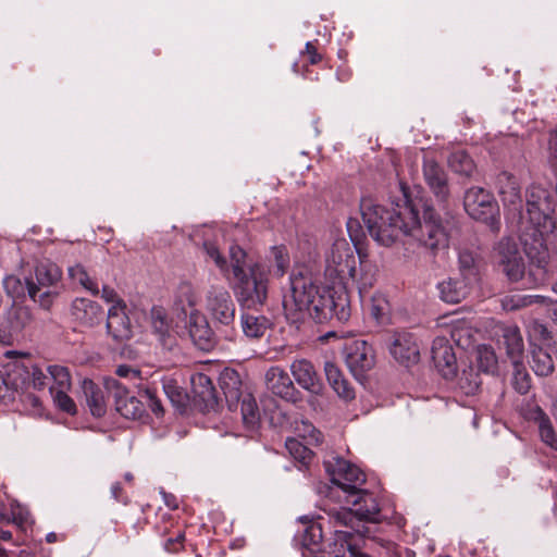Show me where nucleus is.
<instances>
[{
    "label": "nucleus",
    "instance_id": "nucleus-1",
    "mask_svg": "<svg viewBox=\"0 0 557 557\" xmlns=\"http://www.w3.org/2000/svg\"><path fill=\"white\" fill-rule=\"evenodd\" d=\"M283 308L288 320L297 322L309 314L319 323L336 319L348 321L350 300L343 288H322L312 278L302 273H293L289 277V289L284 294Z\"/></svg>",
    "mask_w": 557,
    "mask_h": 557
},
{
    "label": "nucleus",
    "instance_id": "nucleus-2",
    "mask_svg": "<svg viewBox=\"0 0 557 557\" xmlns=\"http://www.w3.org/2000/svg\"><path fill=\"white\" fill-rule=\"evenodd\" d=\"M523 248L530 263L527 272L518 245L511 238H503L497 244L498 263L510 282H522L525 288H536L547 281L549 251L544 238L528 233L523 238Z\"/></svg>",
    "mask_w": 557,
    "mask_h": 557
},
{
    "label": "nucleus",
    "instance_id": "nucleus-3",
    "mask_svg": "<svg viewBox=\"0 0 557 557\" xmlns=\"http://www.w3.org/2000/svg\"><path fill=\"white\" fill-rule=\"evenodd\" d=\"M351 498V500L347 499V503H351L352 509L342 508L330 512L334 527L346 528L345 530L335 529L334 531V545L341 547L334 557L344 555L346 550L351 557H370L368 554L360 552L361 544L367 545V541L363 539L364 528H356V523L361 520L377 522L380 516L379 504L373 495L366 490H361Z\"/></svg>",
    "mask_w": 557,
    "mask_h": 557
},
{
    "label": "nucleus",
    "instance_id": "nucleus-4",
    "mask_svg": "<svg viewBox=\"0 0 557 557\" xmlns=\"http://www.w3.org/2000/svg\"><path fill=\"white\" fill-rule=\"evenodd\" d=\"M360 212L370 236L385 247L392 246L407 227L405 206L388 209L376 203L372 197H362Z\"/></svg>",
    "mask_w": 557,
    "mask_h": 557
},
{
    "label": "nucleus",
    "instance_id": "nucleus-5",
    "mask_svg": "<svg viewBox=\"0 0 557 557\" xmlns=\"http://www.w3.org/2000/svg\"><path fill=\"white\" fill-rule=\"evenodd\" d=\"M404 231L405 236L413 238L421 247L436 256L448 248L449 235L440 215L432 209L425 210L423 220L420 221L418 212L410 206H405Z\"/></svg>",
    "mask_w": 557,
    "mask_h": 557
},
{
    "label": "nucleus",
    "instance_id": "nucleus-6",
    "mask_svg": "<svg viewBox=\"0 0 557 557\" xmlns=\"http://www.w3.org/2000/svg\"><path fill=\"white\" fill-rule=\"evenodd\" d=\"M61 268L49 260L38 262L26 277L29 299L40 309L49 311L65 290Z\"/></svg>",
    "mask_w": 557,
    "mask_h": 557
},
{
    "label": "nucleus",
    "instance_id": "nucleus-7",
    "mask_svg": "<svg viewBox=\"0 0 557 557\" xmlns=\"http://www.w3.org/2000/svg\"><path fill=\"white\" fill-rule=\"evenodd\" d=\"M554 212V200L550 193L540 185H531L527 190V212L521 215V223L530 224L524 226L528 235L544 238L556 228V221L552 216Z\"/></svg>",
    "mask_w": 557,
    "mask_h": 557
},
{
    "label": "nucleus",
    "instance_id": "nucleus-8",
    "mask_svg": "<svg viewBox=\"0 0 557 557\" xmlns=\"http://www.w3.org/2000/svg\"><path fill=\"white\" fill-rule=\"evenodd\" d=\"M108 388L114 398L115 410L126 419H140L146 411L144 401L157 417L163 414V407L158 397L157 389L149 385L140 384L138 386L140 399L131 395L127 388L116 380L109 382Z\"/></svg>",
    "mask_w": 557,
    "mask_h": 557
},
{
    "label": "nucleus",
    "instance_id": "nucleus-9",
    "mask_svg": "<svg viewBox=\"0 0 557 557\" xmlns=\"http://www.w3.org/2000/svg\"><path fill=\"white\" fill-rule=\"evenodd\" d=\"M239 374L234 370H225L220 376V387L223 391L227 407L231 411L239 410L244 425L255 430L260 422V411L255 397L243 394Z\"/></svg>",
    "mask_w": 557,
    "mask_h": 557
},
{
    "label": "nucleus",
    "instance_id": "nucleus-10",
    "mask_svg": "<svg viewBox=\"0 0 557 557\" xmlns=\"http://www.w3.org/2000/svg\"><path fill=\"white\" fill-rule=\"evenodd\" d=\"M269 271L261 263L248 267V273L235 278L233 290L242 308L257 309L268 298Z\"/></svg>",
    "mask_w": 557,
    "mask_h": 557
},
{
    "label": "nucleus",
    "instance_id": "nucleus-11",
    "mask_svg": "<svg viewBox=\"0 0 557 557\" xmlns=\"http://www.w3.org/2000/svg\"><path fill=\"white\" fill-rule=\"evenodd\" d=\"M325 263V275L333 283L330 289L343 288L347 292L357 264L355 248L345 238L336 239L326 255Z\"/></svg>",
    "mask_w": 557,
    "mask_h": 557
},
{
    "label": "nucleus",
    "instance_id": "nucleus-12",
    "mask_svg": "<svg viewBox=\"0 0 557 557\" xmlns=\"http://www.w3.org/2000/svg\"><path fill=\"white\" fill-rule=\"evenodd\" d=\"M44 379L42 368L30 361L9 363L4 372L0 370V401L12 398L14 392L41 387Z\"/></svg>",
    "mask_w": 557,
    "mask_h": 557
},
{
    "label": "nucleus",
    "instance_id": "nucleus-13",
    "mask_svg": "<svg viewBox=\"0 0 557 557\" xmlns=\"http://www.w3.org/2000/svg\"><path fill=\"white\" fill-rule=\"evenodd\" d=\"M463 207L470 218L484 223L494 233L499 231V207L493 194L482 187H470L465 193Z\"/></svg>",
    "mask_w": 557,
    "mask_h": 557
},
{
    "label": "nucleus",
    "instance_id": "nucleus-14",
    "mask_svg": "<svg viewBox=\"0 0 557 557\" xmlns=\"http://www.w3.org/2000/svg\"><path fill=\"white\" fill-rule=\"evenodd\" d=\"M42 374L45 376L42 386L33 388L41 391L48 387L53 404L60 410L72 416L75 414L76 405L67 394L72 387V376L69 368L61 364H48L45 369L42 368Z\"/></svg>",
    "mask_w": 557,
    "mask_h": 557
},
{
    "label": "nucleus",
    "instance_id": "nucleus-15",
    "mask_svg": "<svg viewBox=\"0 0 557 557\" xmlns=\"http://www.w3.org/2000/svg\"><path fill=\"white\" fill-rule=\"evenodd\" d=\"M324 468L332 484L341 488L347 495V499L355 497L362 490L361 486L366 482L364 473L342 457L331 455L324 460Z\"/></svg>",
    "mask_w": 557,
    "mask_h": 557
},
{
    "label": "nucleus",
    "instance_id": "nucleus-16",
    "mask_svg": "<svg viewBox=\"0 0 557 557\" xmlns=\"http://www.w3.org/2000/svg\"><path fill=\"white\" fill-rule=\"evenodd\" d=\"M32 319V310L27 306L12 302L0 315V344L12 346L18 342Z\"/></svg>",
    "mask_w": 557,
    "mask_h": 557
},
{
    "label": "nucleus",
    "instance_id": "nucleus-17",
    "mask_svg": "<svg viewBox=\"0 0 557 557\" xmlns=\"http://www.w3.org/2000/svg\"><path fill=\"white\" fill-rule=\"evenodd\" d=\"M205 309L215 325L228 326L235 320V304L223 286H211L206 294Z\"/></svg>",
    "mask_w": 557,
    "mask_h": 557
},
{
    "label": "nucleus",
    "instance_id": "nucleus-18",
    "mask_svg": "<svg viewBox=\"0 0 557 557\" xmlns=\"http://www.w3.org/2000/svg\"><path fill=\"white\" fill-rule=\"evenodd\" d=\"M344 359L356 379H361L375 364V354L370 344L362 339L347 343L343 349Z\"/></svg>",
    "mask_w": 557,
    "mask_h": 557
},
{
    "label": "nucleus",
    "instance_id": "nucleus-19",
    "mask_svg": "<svg viewBox=\"0 0 557 557\" xmlns=\"http://www.w3.org/2000/svg\"><path fill=\"white\" fill-rule=\"evenodd\" d=\"M267 388L284 400L296 403L300 399V392L295 387L288 373L278 366L268 369L264 375Z\"/></svg>",
    "mask_w": 557,
    "mask_h": 557
},
{
    "label": "nucleus",
    "instance_id": "nucleus-20",
    "mask_svg": "<svg viewBox=\"0 0 557 557\" xmlns=\"http://www.w3.org/2000/svg\"><path fill=\"white\" fill-rule=\"evenodd\" d=\"M387 346L393 358L401 364L408 367L419 361V347L410 333H394L388 339Z\"/></svg>",
    "mask_w": 557,
    "mask_h": 557
},
{
    "label": "nucleus",
    "instance_id": "nucleus-21",
    "mask_svg": "<svg viewBox=\"0 0 557 557\" xmlns=\"http://www.w3.org/2000/svg\"><path fill=\"white\" fill-rule=\"evenodd\" d=\"M289 370L301 388L315 395L321 394L323 383L311 361L296 359L290 363Z\"/></svg>",
    "mask_w": 557,
    "mask_h": 557
},
{
    "label": "nucleus",
    "instance_id": "nucleus-22",
    "mask_svg": "<svg viewBox=\"0 0 557 557\" xmlns=\"http://www.w3.org/2000/svg\"><path fill=\"white\" fill-rule=\"evenodd\" d=\"M431 352L433 362L442 376L446 380L455 377L457 361L449 342L445 337H436Z\"/></svg>",
    "mask_w": 557,
    "mask_h": 557
},
{
    "label": "nucleus",
    "instance_id": "nucleus-23",
    "mask_svg": "<svg viewBox=\"0 0 557 557\" xmlns=\"http://www.w3.org/2000/svg\"><path fill=\"white\" fill-rule=\"evenodd\" d=\"M423 176L435 197L440 201H446L449 196L447 175L444 169L433 158L424 157Z\"/></svg>",
    "mask_w": 557,
    "mask_h": 557
},
{
    "label": "nucleus",
    "instance_id": "nucleus-24",
    "mask_svg": "<svg viewBox=\"0 0 557 557\" xmlns=\"http://www.w3.org/2000/svg\"><path fill=\"white\" fill-rule=\"evenodd\" d=\"M126 305L117 300L108 310L107 331L115 341L128 339L132 335L131 321L126 314Z\"/></svg>",
    "mask_w": 557,
    "mask_h": 557
},
{
    "label": "nucleus",
    "instance_id": "nucleus-25",
    "mask_svg": "<svg viewBox=\"0 0 557 557\" xmlns=\"http://www.w3.org/2000/svg\"><path fill=\"white\" fill-rule=\"evenodd\" d=\"M71 312L76 321L86 326L98 324L103 315L101 306L87 298H75L71 306Z\"/></svg>",
    "mask_w": 557,
    "mask_h": 557
},
{
    "label": "nucleus",
    "instance_id": "nucleus-26",
    "mask_svg": "<svg viewBox=\"0 0 557 557\" xmlns=\"http://www.w3.org/2000/svg\"><path fill=\"white\" fill-rule=\"evenodd\" d=\"M300 521L306 524L302 533L295 537L296 544L299 545L306 554L317 555L322 550V528L319 523L307 521L306 517H301Z\"/></svg>",
    "mask_w": 557,
    "mask_h": 557
},
{
    "label": "nucleus",
    "instance_id": "nucleus-27",
    "mask_svg": "<svg viewBox=\"0 0 557 557\" xmlns=\"http://www.w3.org/2000/svg\"><path fill=\"white\" fill-rule=\"evenodd\" d=\"M497 186L504 206L511 210H520L522 199L516 177L507 172H502L497 176Z\"/></svg>",
    "mask_w": 557,
    "mask_h": 557
},
{
    "label": "nucleus",
    "instance_id": "nucleus-28",
    "mask_svg": "<svg viewBox=\"0 0 557 557\" xmlns=\"http://www.w3.org/2000/svg\"><path fill=\"white\" fill-rule=\"evenodd\" d=\"M376 277L377 265L359 252V269L355 268V273L349 282L356 285L359 293L362 294L373 287Z\"/></svg>",
    "mask_w": 557,
    "mask_h": 557
},
{
    "label": "nucleus",
    "instance_id": "nucleus-29",
    "mask_svg": "<svg viewBox=\"0 0 557 557\" xmlns=\"http://www.w3.org/2000/svg\"><path fill=\"white\" fill-rule=\"evenodd\" d=\"M472 284L463 278H447L437 284L442 300L448 304H458L470 293Z\"/></svg>",
    "mask_w": 557,
    "mask_h": 557
},
{
    "label": "nucleus",
    "instance_id": "nucleus-30",
    "mask_svg": "<svg viewBox=\"0 0 557 557\" xmlns=\"http://www.w3.org/2000/svg\"><path fill=\"white\" fill-rule=\"evenodd\" d=\"M553 300L543 295L508 294L500 298V306L505 311H519L532 306H549Z\"/></svg>",
    "mask_w": 557,
    "mask_h": 557
},
{
    "label": "nucleus",
    "instance_id": "nucleus-31",
    "mask_svg": "<svg viewBox=\"0 0 557 557\" xmlns=\"http://www.w3.org/2000/svg\"><path fill=\"white\" fill-rule=\"evenodd\" d=\"M151 325L158 335L163 348L173 350L176 346V337L171 333L170 323L165 310L161 307H153L151 310Z\"/></svg>",
    "mask_w": 557,
    "mask_h": 557
},
{
    "label": "nucleus",
    "instance_id": "nucleus-32",
    "mask_svg": "<svg viewBox=\"0 0 557 557\" xmlns=\"http://www.w3.org/2000/svg\"><path fill=\"white\" fill-rule=\"evenodd\" d=\"M82 388L90 413L97 418L103 417L107 412V401L103 389L90 380H85Z\"/></svg>",
    "mask_w": 557,
    "mask_h": 557
},
{
    "label": "nucleus",
    "instance_id": "nucleus-33",
    "mask_svg": "<svg viewBox=\"0 0 557 557\" xmlns=\"http://www.w3.org/2000/svg\"><path fill=\"white\" fill-rule=\"evenodd\" d=\"M189 335L200 349H209L212 344V331L205 317L197 313L190 315Z\"/></svg>",
    "mask_w": 557,
    "mask_h": 557
},
{
    "label": "nucleus",
    "instance_id": "nucleus-34",
    "mask_svg": "<svg viewBox=\"0 0 557 557\" xmlns=\"http://www.w3.org/2000/svg\"><path fill=\"white\" fill-rule=\"evenodd\" d=\"M240 325L246 337L261 338L270 327V321L261 314L256 315L249 312H242Z\"/></svg>",
    "mask_w": 557,
    "mask_h": 557
},
{
    "label": "nucleus",
    "instance_id": "nucleus-35",
    "mask_svg": "<svg viewBox=\"0 0 557 557\" xmlns=\"http://www.w3.org/2000/svg\"><path fill=\"white\" fill-rule=\"evenodd\" d=\"M455 376L456 388L466 396L476 394L482 384L480 372L473 366L463 368L461 372Z\"/></svg>",
    "mask_w": 557,
    "mask_h": 557
},
{
    "label": "nucleus",
    "instance_id": "nucleus-36",
    "mask_svg": "<svg viewBox=\"0 0 557 557\" xmlns=\"http://www.w3.org/2000/svg\"><path fill=\"white\" fill-rule=\"evenodd\" d=\"M458 265L461 278L472 285L479 281L481 262L473 252L461 250L458 256Z\"/></svg>",
    "mask_w": 557,
    "mask_h": 557
},
{
    "label": "nucleus",
    "instance_id": "nucleus-37",
    "mask_svg": "<svg viewBox=\"0 0 557 557\" xmlns=\"http://www.w3.org/2000/svg\"><path fill=\"white\" fill-rule=\"evenodd\" d=\"M67 276L73 284L81 285L91 295L97 296L99 294L97 281L89 275L87 269L82 263L76 262L70 265L67 268Z\"/></svg>",
    "mask_w": 557,
    "mask_h": 557
},
{
    "label": "nucleus",
    "instance_id": "nucleus-38",
    "mask_svg": "<svg viewBox=\"0 0 557 557\" xmlns=\"http://www.w3.org/2000/svg\"><path fill=\"white\" fill-rule=\"evenodd\" d=\"M503 339L511 360H520L523 352V339L519 327L516 325L505 326L503 329Z\"/></svg>",
    "mask_w": 557,
    "mask_h": 557
},
{
    "label": "nucleus",
    "instance_id": "nucleus-39",
    "mask_svg": "<svg viewBox=\"0 0 557 557\" xmlns=\"http://www.w3.org/2000/svg\"><path fill=\"white\" fill-rule=\"evenodd\" d=\"M530 364L539 376H547L554 371V362L550 355L541 347L532 349Z\"/></svg>",
    "mask_w": 557,
    "mask_h": 557
},
{
    "label": "nucleus",
    "instance_id": "nucleus-40",
    "mask_svg": "<svg viewBox=\"0 0 557 557\" xmlns=\"http://www.w3.org/2000/svg\"><path fill=\"white\" fill-rule=\"evenodd\" d=\"M448 165L455 173L467 177L471 176L475 170L473 160L462 150L455 151L449 156Z\"/></svg>",
    "mask_w": 557,
    "mask_h": 557
},
{
    "label": "nucleus",
    "instance_id": "nucleus-41",
    "mask_svg": "<svg viewBox=\"0 0 557 557\" xmlns=\"http://www.w3.org/2000/svg\"><path fill=\"white\" fill-rule=\"evenodd\" d=\"M175 305L183 311L186 308H194L197 305V294L195 287L189 282H182L177 286L175 294Z\"/></svg>",
    "mask_w": 557,
    "mask_h": 557
},
{
    "label": "nucleus",
    "instance_id": "nucleus-42",
    "mask_svg": "<svg viewBox=\"0 0 557 557\" xmlns=\"http://www.w3.org/2000/svg\"><path fill=\"white\" fill-rule=\"evenodd\" d=\"M162 388L172 405L177 409H183L187 403V396L173 379L162 381Z\"/></svg>",
    "mask_w": 557,
    "mask_h": 557
},
{
    "label": "nucleus",
    "instance_id": "nucleus-43",
    "mask_svg": "<svg viewBox=\"0 0 557 557\" xmlns=\"http://www.w3.org/2000/svg\"><path fill=\"white\" fill-rule=\"evenodd\" d=\"M2 287L7 296L13 299V302H16V299L23 298L27 294L26 281L23 282L13 274L3 277Z\"/></svg>",
    "mask_w": 557,
    "mask_h": 557
},
{
    "label": "nucleus",
    "instance_id": "nucleus-44",
    "mask_svg": "<svg viewBox=\"0 0 557 557\" xmlns=\"http://www.w3.org/2000/svg\"><path fill=\"white\" fill-rule=\"evenodd\" d=\"M231 268L234 278L248 273V267L252 263H247V255L239 246H232L230 248Z\"/></svg>",
    "mask_w": 557,
    "mask_h": 557
},
{
    "label": "nucleus",
    "instance_id": "nucleus-45",
    "mask_svg": "<svg viewBox=\"0 0 557 557\" xmlns=\"http://www.w3.org/2000/svg\"><path fill=\"white\" fill-rule=\"evenodd\" d=\"M513 364V374H512V385L515 389L524 395L529 392L531 387V377L527 370L523 368L520 360L512 361Z\"/></svg>",
    "mask_w": 557,
    "mask_h": 557
},
{
    "label": "nucleus",
    "instance_id": "nucleus-46",
    "mask_svg": "<svg viewBox=\"0 0 557 557\" xmlns=\"http://www.w3.org/2000/svg\"><path fill=\"white\" fill-rule=\"evenodd\" d=\"M193 385L195 393L203 400L214 397V386L211 379L202 373L193 376Z\"/></svg>",
    "mask_w": 557,
    "mask_h": 557
},
{
    "label": "nucleus",
    "instance_id": "nucleus-47",
    "mask_svg": "<svg viewBox=\"0 0 557 557\" xmlns=\"http://www.w3.org/2000/svg\"><path fill=\"white\" fill-rule=\"evenodd\" d=\"M478 363L481 371L493 372L497 364L494 350L487 346H480L478 348Z\"/></svg>",
    "mask_w": 557,
    "mask_h": 557
},
{
    "label": "nucleus",
    "instance_id": "nucleus-48",
    "mask_svg": "<svg viewBox=\"0 0 557 557\" xmlns=\"http://www.w3.org/2000/svg\"><path fill=\"white\" fill-rule=\"evenodd\" d=\"M285 447L292 457L301 462H306L311 457V450L296 438H287Z\"/></svg>",
    "mask_w": 557,
    "mask_h": 557
},
{
    "label": "nucleus",
    "instance_id": "nucleus-49",
    "mask_svg": "<svg viewBox=\"0 0 557 557\" xmlns=\"http://www.w3.org/2000/svg\"><path fill=\"white\" fill-rule=\"evenodd\" d=\"M271 253L274 260L275 274L282 276L289 267L288 252L284 246H275L272 247Z\"/></svg>",
    "mask_w": 557,
    "mask_h": 557
},
{
    "label": "nucleus",
    "instance_id": "nucleus-50",
    "mask_svg": "<svg viewBox=\"0 0 557 557\" xmlns=\"http://www.w3.org/2000/svg\"><path fill=\"white\" fill-rule=\"evenodd\" d=\"M324 373L326 381L332 389H338V385L342 383V381L346 380L338 366L332 361H326L324 363Z\"/></svg>",
    "mask_w": 557,
    "mask_h": 557
},
{
    "label": "nucleus",
    "instance_id": "nucleus-51",
    "mask_svg": "<svg viewBox=\"0 0 557 557\" xmlns=\"http://www.w3.org/2000/svg\"><path fill=\"white\" fill-rule=\"evenodd\" d=\"M451 339L460 347L467 348L472 343V334L469 327L454 326L450 331Z\"/></svg>",
    "mask_w": 557,
    "mask_h": 557
},
{
    "label": "nucleus",
    "instance_id": "nucleus-52",
    "mask_svg": "<svg viewBox=\"0 0 557 557\" xmlns=\"http://www.w3.org/2000/svg\"><path fill=\"white\" fill-rule=\"evenodd\" d=\"M203 249L207 256L215 263V265L221 271H225L227 269L226 259L220 253L219 248L213 243L205 242Z\"/></svg>",
    "mask_w": 557,
    "mask_h": 557
},
{
    "label": "nucleus",
    "instance_id": "nucleus-53",
    "mask_svg": "<svg viewBox=\"0 0 557 557\" xmlns=\"http://www.w3.org/2000/svg\"><path fill=\"white\" fill-rule=\"evenodd\" d=\"M540 435L542 441L550 448L557 450V436L552 424L548 421L540 423Z\"/></svg>",
    "mask_w": 557,
    "mask_h": 557
},
{
    "label": "nucleus",
    "instance_id": "nucleus-54",
    "mask_svg": "<svg viewBox=\"0 0 557 557\" xmlns=\"http://www.w3.org/2000/svg\"><path fill=\"white\" fill-rule=\"evenodd\" d=\"M386 305L383 298L372 300L370 313L377 323H383L386 319Z\"/></svg>",
    "mask_w": 557,
    "mask_h": 557
},
{
    "label": "nucleus",
    "instance_id": "nucleus-55",
    "mask_svg": "<svg viewBox=\"0 0 557 557\" xmlns=\"http://www.w3.org/2000/svg\"><path fill=\"white\" fill-rule=\"evenodd\" d=\"M11 516H12V521L15 524H17L18 527H23V525L27 524L30 519L29 511L20 505H12Z\"/></svg>",
    "mask_w": 557,
    "mask_h": 557
},
{
    "label": "nucleus",
    "instance_id": "nucleus-56",
    "mask_svg": "<svg viewBox=\"0 0 557 557\" xmlns=\"http://www.w3.org/2000/svg\"><path fill=\"white\" fill-rule=\"evenodd\" d=\"M333 391L336 393V395L341 399H343L345 401H350L356 396L355 389L350 385V383L347 379L342 381V383L338 385V389H333Z\"/></svg>",
    "mask_w": 557,
    "mask_h": 557
},
{
    "label": "nucleus",
    "instance_id": "nucleus-57",
    "mask_svg": "<svg viewBox=\"0 0 557 557\" xmlns=\"http://www.w3.org/2000/svg\"><path fill=\"white\" fill-rule=\"evenodd\" d=\"M184 541V534L178 533L175 539H169L165 544L164 548L168 554H178Z\"/></svg>",
    "mask_w": 557,
    "mask_h": 557
},
{
    "label": "nucleus",
    "instance_id": "nucleus-58",
    "mask_svg": "<svg viewBox=\"0 0 557 557\" xmlns=\"http://www.w3.org/2000/svg\"><path fill=\"white\" fill-rule=\"evenodd\" d=\"M347 232L349 234L351 242H354L355 245H357L361 238V228L358 220L349 219L347 221Z\"/></svg>",
    "mask_w": 557,
    "mask_h": 557
},
{
    "label": "nucleus",
    "instance_id": "nucleus-59",
    "mask_svg": "<svg viewBox=\"0 0 557 557\" xmlns=\"http://www.w3.org/2000/svg\"><path fill=\"white\" fill-rule=\"evenodd\" d=\"M529 332L531 336L539 335L542 339H546L549 334L547 327L540 322H533Z\"/></svg>",
    "mask_w": 557,
    "mask_h": 557
},
{
    "label": "nucleus",
    "instance_id": "nucleus-60",
    "mask_svg": "<svg viewBox=\"0 0 557 557\" xmlns=\"http://www.w3.org/2000/svg\"><path fill=\"white\" fill-rule=\"evenodd\" d=\"M116 374L121 377H128V376H134V377H137L138 376V371L133 369L132 367L129 366H119L116 368Z\"/></svg>",
    "mask_w": 557,
    "mask_h": 557
},
{
    "label": "nucleus",
    "instance_id": "nucleus-61",
    "mask_svg": "<svg viewBox=\"0 0 557 557\" xmlns=\"http://www.w3.org/2000/svg\"><path fill=\"white\" fill-rule=\"evenodd\" d=\"M101 297L107 302H113V305L119 300L115 290L109 286L102 287Z\"/></svg>",
    "mask_w": 557,
    "mask_h": 557
},
{
    "label": "nucleus",
    "instance_id": "nucleus-62",
    "mask_svg": "<svg viewBox=\"0 0 557 557\" xmlns=\"http://www.w3.org/2000/svg\"><path fill=\"white\" fill-rule=\"evenodd\" d=\"M550 158L555 166H557V132L550 137Z\"/></svg>",
    "mask_w": 557,
    "mask_h": 557
},
{
    "label": "nucleus",
    "instance_id": "nucleus-63",
    "mask_svg": "<svg viewBox=\"0 0 557 557\" xmlns=\"http://www.w3.org/2000/svg\"><path fill=\"white\" fill-rule=\"evenodd\" d=\"M305 48H306V52L310 55V63L311 64L318 63L320 60V55L318 54L314 46L310 41H308L306 44Z\"/></svg>",
    "mask_w": 557,
    "mask_h": 557
},
{
    "label": "nucleus",
    "instance_id": "nucleus-64",
    "mask_svg": "<svg viewBox=\"0 0 557 557\" xmlns=\"http://www.w3.org/2000/svg\"><path fill=\"white\" fill-rule=\"evenodd\" d=\"M163 499L165 505L171 509H176L178 507L177 499L174 495L162 492Z\"/></svg>",
    "mask_w": 557,
    "mask_h": 557
}]
</instances>
